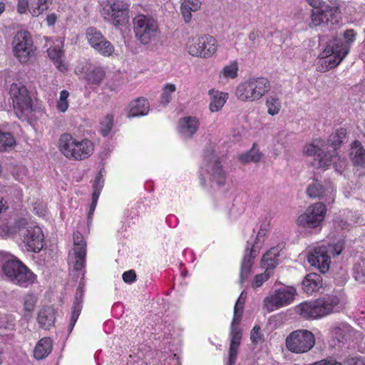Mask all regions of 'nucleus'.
<instances>
[{"instance_id": "obj_1", "label": "nucleus", "mask_w": 365, "mask_h": 365, "mask_svg": "<svg viewBox=\"0 0 365 365\" xmlns=\"http://www.w3.org/2000/svg\"><path fill=\"white\" fill-rule=\"evenodd\" d=\"M346 135V128H339L329 135L327 140H316L313 143L304 145L302 149L303 154L313 157L314 161L317 162V167L319 168L327 169L333 164L338 171V166L343 168L346 165L345 160L341 159L336 152Z\"/></svg>"}, {"instance_id": "obj_2", "label": "nucleus", "mask_w": 365, "mask_h": 365, "mask_svg": "<svg viewBox=\"0 0 365 365\" xmlns=\"http://www.w3.org/2000/svg\"><path fill=\"white\" fill-rule=\"evenodd\" d=\"M344 307L341 297L336 294H326L315 300L302 302L296 307L297 313L303 319L314 320L339 312Z\"/></svg>"}, {"instance_id": "obj_3", "label": "nucleus", "mask_w": 365, "mask_h": 365, "mask_svg": "<svg viewBox=\"0 0 365 365\" xmlns=\"http://www.w3.org/2000/svg\"><path fill=\"white\" fill-rule=\"evenodd\" d=\"M14 111L18 118L31 125L38 118L29 91L21 83H14L9 88Z\"/></svg>"}, {"instance_id": "obj_4", "label": "nucleus", "mask_w": 365, "mask_h": 365, "mask_svg": "<svg viewBox=\"0 0 365 365\" xmlns=\"http://www.w3.org/2000/svg\"><path fill=\"white\" fill-rule=\"evenodd\" d=\"M271 90V83L266 77H251L236 88L235 96L243 102L258 101Z\"/></svg>"}, {"instance_id": "obj_5", "label": "nucleus", "mask_w": 365, "mask_h": 365, "mask_svg": "<svg viewBox=\"0 0 365 365\" xmlns=\"http://www.w3.org/2000/svg\"><path fill=\"white\" fill-rule=\"evenodd\" d=\"M58 148L61 153L69 160H82L89 158L94 150L93 143L88 140H78L69 133L61 135Z\"/></svg>"}, {"instance_id": "obj_6", "label": "nucleus", "mask_w": 365, "mask_h": 365, "mask_svg": "<svg viewBox=\"0 0 365 365\" xmlns=\"http://www.w3.org/2000/svg\"><path fill=\"white\" fill-rule=\"evenodd\" d=\"M135 38L143 45L155 41L160 34L158 21L150 15L139 14L133 19Z\"/></svg>"}, {"instance_id": "obj_7", "label": "nucleus", "mask_w": 365, "mask_h": 365, "mask_svg": "<svg viewBox=\"0 0 365 365\" xmlns=\"http://www.w3.org/2000/svg\"><path fill=\"white\" fill-rule=\"evenodd\" d=\"M101 14L104 20L114 27L124 26L130 20V4L125 0H108Z\"/></svg>"}, {"instance_id": "obj_8", "label": "nucleus", "mask_w": 365, "mask_h": 365, "mask_svg": "<svg viewBox=\"0 0 365 365\" xmlns=\"http://www.w3.org/2000/svg\"><path fill=\"white\" fill-rule=\"evenodd\" d=\"M185 48L192 56L208 58L217 51V41L208 34L195 35L188 38Z\"/></svg>"}, {"instance_id": "obj_9", "label": "nucleus", "mask_w": 365, "mask_h": 365, "mask_svg": "<svg viewBox=\"0 0 365 365\" xmlns=\"http://www.w3.org/2000/svg\"><path fill=\"white\" fill-rule=\"evenodd\" d=\"M5 275L14 284L22 287H28L36 281L34 274L20 260L10 259L3 267Z\"/></svg>"}, {"instance_id": "obj_10", "label": "nucleus", "mask_w": 365, "mask_h": 365, "mask_svg": "<svg viewBox=\"0 0 365 365\" xmlns=\"http://www.w3.org/2000/svg\"><path fill=\"white\" fill-rule=\"evenodd\" d=\"M13 53L21 63H26L34 56L36 47L33 38L27 31L16 32L12 40Z\"/></svg>"}, {"instance_id": "obj_11", "label": "nucleus", "mask_w": 365, "mask_h": 365, "mask_svg": "<svg viewBox=\"0 0 365 365\" xmlns=\"http://www.w3.org/2000/svg\"><path fill=\"white\" fill-rule=\"evenodd\" d=\"M315 344L314 334L306 329L297 330L292 332L286 339L288 350L296 354L309 351Z\"/></svg>"}, {"instance_id": "obj_12", "label": "nucleus", "mask_w": 365, "mask_h": 365, "mask_svg": "<svg viewBox=\"0 0 365 365\" xmlns=\"http://www.w3.org/2000/svg\"><path fill=\"white\" fill-rule=\"evenodd\" d=\"M349 52V46L344 44L341 40L334 39L331 44H328L322 52L327 70L336 67Z\"/></svg>"}, {"instance_id": "obj_13", "label": "nucleus", "mask_w": 365, "mask_h": 365, "mask_svg": "<svg viewBox=\"0 0 365 365\" xmlns=\"http://www.w3.org/2000/svg\"><path fill=\"white\" fill-rule=\"evenodd\" d=\"M327 214V207L323 202H318L309 205L304 213L297 219L299 226L316 228L322 225Z\"/></svg>"}, {"instance_id": "obj_14", "label": "nucleus", "mask_w": 365, "mask_h": 365, "mask_svg": "<svg viewBox=\"0 0 365 365\" xmlns=\"http://www.w3.org/2000/svg\"><path fill=\"white\" fill-rule=\"evenodd\" d=\"M339 11L337 7L326 6L324 9H312L310 15L309 26L315 28L317 26L331 24H336L339 22Z\"/></svg>"}, {"instance_id": "obj_15", "label": "nucleus", "mask_w": 365, "mask_h": 365, "mask_svg": "<svg viewBox=\"0 0 365 365\" xmlns=\"http://www.w3.org/2000/svg\"><path fill=\"white\" fill-rule=\"evenodd\" d=\"M295 294L296 290L293 287L281 288L276 290L270 297H267L264 302L267 307L274 310L290 304L294 300Z\"/></svg>"}, {"instance_id": "obj_16", "label": "nucleus", "mask_w": 365, "mask_h": 365, "mask_svg": "<svg viewBox=\"0 0 365 365\" xmlns=\"http://www.w3.org/2000/svg\"><path fill=\"white\" fill-rule=\"evenodd\" d=\"M311 266L316 267L322 273H326L330 267L331 257L325 245L314 247L307 255Z\"/></svg>"}, {"instance_id": "obj_17", "label": "nucleus", "mask_w": 365, "mask_h": 365, "mask_svg": "<svg viewBox=\"0 0 365 365\" xmlns=\"http://www.w3.org/2000/svg\"><path fill=\"white\" fill-rule=\"evenodd\" d=\"M23 235V242L28 251L39 252L43 247V233L41 227L38 226L29 227Z\"/></svg>"}, {"instance_id": "obj_18", "label": "nucleus", "mask_w": 365, "mask_h": 365, "mask_svg": "<svg viewBox=\"0 0 365 365\" xmlns=\"http://www.w3.org/2000/svg\"><path fill=\"white\" fill-rule=\"evenodd\" d=\"M74 262L73 269L82 270L86 265V242L79 231L73 233Z\"/></svg>"}, {"instance_id": "obj_19", "label": "nucleus", "mask_w": 365, "mask_h": 365, "mask_svg": "<svg viewBox=\"0 0 365 365\" xmlns=\"http://www.w3.org/2000/svg\"><path fill=\"white\" fill-rule=\"evenodd\" d=\"M63 46L64 38L59 37L53 42L52 46L47 48V56L61 72L68 71V65L63 59L65 54Z\"/></svg>"}, {"instance_id": "obj_20", "label": "nucleus", "mask_w": 365, "mask_h": 365, "mask_svg": "<svg viewBox=\"0 0 365 365\" xmlns=\"http://www.w3.org/2000/svg\"><path fill=\"white\" fill-rule=\"evenodd\" d=\"M212 158L207 165V173L212 180L215 181L219 185H224L226 181V173L218 157L213 153Z\"/></svg>"}, {"instance_id": "obj_21", "label": "nucleus", "mask_w": 365, "mask_h": 365, "mask_svg": "<svg viewBox=\"0 0 365 365\" xmlns=\"http://www.w3.org/2000/svg\"><path fill=\"white\" fill-rule=\"evenodd\" d=\"M200 121L195 116H186L178 121V129L185 137L191 138L197 131Z\"/></svg>"}, {"instance_id": "obj_22", "label": "nucleus", "mask_w": 365, "mask_h": 365, "mask_svg": "<svg viewBox=\"0 0 365 365\" xmlns=\"http://www.w3.org/2000/svg\"><path fill=\"white\" fill-rule=\"evenodd\" d=\"M302 284L303 291L306 294L311 295L314 292H318L322 287L323 279L319 274L311 272L305 276Z\"/></svg>"}, {"instance_id": "obj_23", "label": "nucleus", "mask_w": 365, "mask_h": 365, "mask_svg": "<svg viewBox=\"0 0 365 365\" xmlns=\"http://www.w3.org/2000/svg\"><path fill=\"white\" fill-rule=\"evenodd\" d=\"M257 256V250L255 249L253 245L248 253V247L247 248L246 253L243 257L241 269H240V282L243 284L251 274L254 259Z\"/></svg>"}, {"instance_id": "obj_24", "label": "nucleus", "mask_w": 365, "mask_h": 365, "mask_svg": "<svg viewBox=\"0 0 365 365\" xmlns=\"http://www.w3.org/2000/svg\"><path fill=\"white\" fill-rule=\"evenodd\" d=\"M150 105L147 99L140 97L132 101L128 105V118L145 115L148 113Z\"/></svg>"}, {"instance_id": "obj_25", "label": "nucleus", "mask_w": 365, "mask_h": 365, "mask_svg": "<svg viewBox=\"0 0 365 365\" xmlns=\"http://www.w3.org/2000/svg\"><path fill=\"white\" fill-rule=\"evenodd\" d=\"M230 344L227 365H235L236 363L238 349L242 339V330L237 328L230 329Z\"/></svg>"}, {"instance_id": "obj_26", "label": "nucleus", "mask_w": 365, "mask_h": 365, "mask_svg": "<svg viewBox=\"0 0 365 365\" xmlns=\"http://www.w3.org/2000/svg\"><path fill=\"white\" fill-rule=\"evenodd\" d=\"M83 296V290L78 287L76 289V297L72 307V312L68 327V331L70 332L73 330L81 314L82 310Z\"/></svg>"}, {"instance_id": "obj_27", "label": "nucleus", "mask_w": 365, "mask_h": 365, "mask_svg": "<svg viewBox=\"0 0 365 365\" xmlns=\"http://www.w3.org/2000/svg\"><path fill=\"white\" fill-rule=\"evenodd\" d=\"M350 158L354 165L365 168V149L359 140L352 143Z\"/></svg>"}, {"instance_id": "obj_28", "label": "nucleus", "mask_w": 365, "mask_h": 365, "mask_svg": "<svg viewBox=\"0 0 365 365\" xmlns=\"http://www.w3.org/2000/svg\"><path fill=\"white\" fill-rule=\"evenodd\" d=\"M279 250L276 247L269 250L262 258V266L265 270L269 271L275 268L279 264Z\"/></svg>"}, {"instance_id": "obj_29", "label": "nucleus", "mask_w": 365, "mask_h": 365, "mask_svg": "<svg viewBox=\"0 0 365 365\" xmlns=\"http://www.w3.org/2000/svg\"><path fill=\"white\" fill-rule=\"evenodd\" d=\"M200 0H183L181 4L180 10L183 19L186 23L190 21L192 19V12L197 11L201 7Z\"/></svg>"}, {"instance_id": "obj_30", "label": "nucleus", "mask_w": 365, "mask_h": 365, "mask_svg": "<svg viewBox=\"0 0 365 365\" xmlns=\"http://www.w3.org/2000/svg\"><path fill=\"white\" fill-rule=\"evenodd\" d=\"M106 71L101 66H95L86 73V80L88 84L99 86L106 77Z\"/></svg>"}, {"instance_id": "obj_31", "label": "nucleus", "mask_w": 365, "mask_h": 365, "mask_svg": "<svg viewBox=\"0 0 365 365\" xmlns=\"http://www.w3.org/2000/svg\"><path fill=\"white\" fill-rule=\"evenodd\" d=\"M209 93L211 96L210 110L212 112H217L221 110L228 98V94L215 90H210Z\"/></svg>"}, {"instance_id": "obj_32", "label": "nucleus", "mask_w": 365, "mask_h": 365, "mask_svg": "<svg viewBox=\"0 0 365 365\" xmlns=\"http://www.w3.org/2000/svg\"><path fill=\"white\" fill-rule=\"evenodd\" d=\"M352 331L353 330L350 325L346 323H341L332 328L331 335L340 342L346 340L351 334Z\"/></svg>"}, {"instance_id": "obj_33", "label": "nucleus", "mask_w": 365, "mask_h": 365, "mask_svg": "<svg viewBox=\"0 0 365 365\" xmlns=\"http://www.w3.org/2000/svg\"><path fill=\"white\" fill-rule=\"evenodd\" d=\"M93 48L105 57L111 56L115 51L114 46L105 36L103 40H101L98 43H95V46Z\"/></svg>"}, {"instance_id": "obj_34", "label": "nucleus", "mask_w": 365, "mask_h": 365, "mask_svg": "<svg viewBox=\"0 0 365 365\" xmlns=\"http://www.w3.org/2000/svg\"><path fill=\"white\" fill-rule=\"evenodd\" d=\"M103 37L104 35L96 27L90 26L86 31V38L92 48L95 46V43L103 40Z\"/></svg>"}, {"instance_id": "obj_35", "label": "nucleus", "mask_w": 365, "mask_h": 365, "mask_svg": "<svg viewBox=\"0 0 365 365\" xmlns=\"http://www.w3.org/2000/svg\"><path fill=\"white\" fill-rule=\"evenodd\" d=\"M16 144V140L11 133L0 130V152H5L14 147Z\"/></svg>"}, {"instance_id": "obj_36", "label": "nucleus", "mask_w": 365, "mask_h": 365, "mask_svg": "<svg viewBox=\"0 0 365 365\" xmlns=\"http://www.w3.org/2000/svg\"><path fill=\"white\" fill-rule=\"evenodd\" d=\"M328 191L319 182L315 180L307 189V194L311 198H321Z\"/></svg>"}, {"instance_id": "obj_37", "label": "nucleus", "mask_w": 365, "mask_h": 365, "mask_svg": "<svg viewBox=\"0 0 365 365\" xmlns=\"http://www.w3.org/2000/svg\"><path fill=\"white\" fill-rule=\"evenodd\" d=\"M267 113L270 115L278 114L282 108L280 99L276 96H269L266 100Z\"/></svg>"}, {"instance_id": "obj_38", "label": "nucleus", "mask_w": 365, "mask_h": 365, "mask_svg": "<svg viewBox=\"0 0 365 365\" xmlns=\"http://www.w3.org/2000/svg\"><path fill=\"white\" fill-rule=\"evenodd\" d=\"M243 308L244 302H241L240 299H238L234 307V315L231 322L230 329L235 328H237V329H241L240 328V323L242 319Z\"/></svg>"}, {"instance_id": "obj_39", "label": "nucleus", "mask_w": 365, "mask_h": 365, "mask_svg": "<svg viewBox=\"0 0 365 365\" xmlns=\"http://www.w3.org/2000/svg\"><path fill=\"white\" fill-rule=\"evenodd\" d=\"M58 240L56 238L49 240V246L47 247V258L50 257L53 261L52 265H55L58 262L59 259V251L58 248ZM47 259V263L48 262Z\"/></svg>"}, {"instance_id": "obj_40", "label": "nucleus", "mask_w": 365, "mask_h": 365, "mask_svg": "<svg viewBox=\"0 0 365 365\" xmlns=\"http://www.w3.org/2000/svg\"><path fill=\"white\" fill-rule=\"evenodd\" d=\"M256 144L254 143L252 149L246 153L242 154L240 156V160L244 163H247L250 162H258L261 157L262 154L259 151V150L255 149Z\"/></svg>"}, {"instance_id": "obj_41", "label": "nucleus", "mask_w": 365, "mask_h": 365, "mask_svg": "<svg viewBox=\"0 0 365 365\" xmlns=\"http://www.w3.org/2000/svg\"><path fill=\"white\" fill-rule=\"evenodd\" d=\"M176 91V86L173 83H166L160 95V103L163 106L168 105L172 98V94Z\"/></svg>"}, {"instance_id": "obj_42", "label": "nucleus", "mask_w": 365, "mask_h": 365, "mask_svg": "<svg viewBox=\"0 0 365 365\" xmlns=\"http://www.w3.org/2000/svg\"><path fill=\"white\" fill-rule=\"evenodd\" d=\"M238 70L239 68L237 62L236 61H233L230 64L223 67L220 74L227 79H234L237 76Z\"/></svg>"}, {"instance_id": "obj_43", "label": "nucleus", "mask_w": 365, "mask_h": 365, "mask_svg": "<svg viewBox=\"0 0 365 365\" xmlns=\"http://www.w3.org/2000/svg\"><path fill=\"white\" fill-rule=\"evenodd\" d=\"M113 126V115L108 114L100 124V133L103 136H107Z\"/></svg>"}, {"instance_id": "obj_44", "label": "nucleus", "mask_w": 365, "mask_h": 365, "mask_svg": "<svg viewBox=\"0 0 365 365\" xmlns=\"http://www.w3.org/2000/svg\"><path fill=\"white\" fill-rule=\"evenodd\" d=\"M68 97L69 93L66 90H63L60 93V97L57 101L56 108L57 109L62 113H64L67 110L68 108Z\"/></svg>"}, {"instance_id": "obj_45", "label": "nucleus", "mask_w": 365, "mask_h": 365, "mask_svg": "<svg viewBox=\"0 0 365 365\" xmlns=\"http://www.w3.org/2000/svg\"><path fill=\"white\" fill-rule=\"evenodd\" d=\"M46 355V339H41L34 349V356L37 360L43 359Z\"/></svg>"}, {"instance_id": "obj_46", "label": "nucleus", "mask_w": 365, "mask_h": 365, "mask_svg": "<svg viewBox=\"0 0 365 365\" xmlns=\"http://www.w3.org/2000/svg\"><path fill=\"white\" fill-rule=\"evenodd\" d=\"M325 247L328 250L329 255H331L333 257L338 256L344 249V242L343 240H339L334 244L325 245Z\"/></svg>"}, {"instance_id": "obj_47", "label": "nucleus", "mask_w": 365, "mask_h": 365, "mask_svg": "<svg viewBox=\"0 0 365 365\" xmlns=\"http://www.w3.org/2000/svg\"><path fill=\"white\" fill-rule=\"evenodd\" d=\"M270 277L269 271L265 270L264 273L258 274L255 276L252 282V287L255 289L260 287L264 282L267 281Z\"/></svg>"}, {"instance_id": "obj_48", "label": "nucleus", "mask_w": 365, "mask_h": 365, "mask_svg": "<svg viewBox=\"0 0 365 365\" xmlns=\"http://www.w3.org/2000/svg\"><path fill=\"white\" fill-rule=\"evenodd\" d=\"M103 187V175L101 172H99L96 176L93 185V194L92 196L95 197V194H97V197H99V195L101 192L102 188Z\"/></svg>"}, {"instance_id": "obj_49", "label": "nucleus", "mask_w": 365, "mask_h": 365, "mask_svg": "<svg viewBox=\"0 0 365 365\" xmlns=\"http://www.w3.org/2000/svg\"><path fill=\"white\" fill-rule=\"evenodd\" d=\"M46 4V0H36L32 3L30 12L33 16H38L44 10L42 5Z\"/></svg>"}, {"instance_id": "obj_50", "label": "nucleus", "mask_w": 365, "mask_h": 365, "mask_svg": "<svg viewBox=\"0 0 365 365\" xmlns=\"http://www.w3.org/2000/svg\"><path fill=\"white\" fill-rule=\"evenodd\" d=\"M16 233V229L14 227L5 224H0V236L6 238L11 237Z\"/></svg>"}, {"instance_id": "obj_51", "label": "nucleus", "mask_w": 365, "mask_h": 365, "mask_svg": "<svg viewBox=\"0 0 365 365\" xmlns=\"http://www.w3.org/2000/svg\"><path fill=\"white\" fill-rule=\"evenodd\" d=\"M263 335L261 333L260 327L255 325L250 332V339L252 343L257 344L262 339Z\"/></svg>"}, {"instance_id": "obj_52", "label": "nucleus", "mask_w": 365, "mask_h": 365, "mask_svg": "<svg viewBox=\"0 0 365 365\" xmlns=\"http://www.w3.org/2000/svg\"><path fill=\"white\" fill-rule=\"evenodd\" d=\"M356 32L354 29H347L344 33V38L345 39V42H343L344 44H346L351 47V44L353 43L356 40Z\"/></svg>"}, {"instance_id": "obj_53", "label": "nucleus", "mask_w": 365, "mask_h": 365, "mask_svg": "<svg viewBox=\"0 0 365 365\" xmlns=\"http://www.w3.org/2000/svg\"><path fill=\"white\" fill-rule=\"evenodd\" d=\"M122 278L127 284H132L135 282L137 279L135 271L134 269H130L125 272L122 275Z\"/></svg>"}, {"instance_id": "obj_54", "label": "nucleus", "mask_w": 365, "mask_h": 365, "mask_svg": "<svg viewBox=\"0 0 365 365\" xmlns=\"http://www.w3.org/2000/svg\"><path fill=\"white\" fill-rule=\"evenodd\" d=\"M36 303V298L33 295H27L24 299V309L26 311H32Z\"/></svg>"}, {"instance_id": "obj_55", "label": "nucleus", "mask_w": 365, "mask_h": 365, "mask_svg": "<svg viewBox=\"0 0 365 365\" xmlns=\"http://www.w3.org/2000/svg\"><path fill=\"white\" fill-rule=\"evenodd\" d=\"M29 7L28 0H18L17 12L20 14H26Z\"/></svg>"}, {"instance_id": "obj_56", "label": "nucleus", "mask_w": 365, "mask_h": 365, "mask_svg": "<svg viewBox=\"0 0 365 365\" xmlns=\"http://www.w3.org/2000/svg\"><path fill=\"white\" fill-rule=\"evenodd\" d=\"M56 312L53 307L47 308V324L53 325L56 319Z\"/></svg>"}, {"instance_id": "obj_57", "label": "nucleus", "mask_w": 365, "mask_h": 365, "mask_svg": "<svg viewBox=\"0 0 365 365\" xmlns=\"http://www.w3.org/2000/svg\"><path fill=\"white\" fill-rule=\"evenodd\" d=\"M309 365H342L341 363L336 361L334 359H323Z\"/></svg>"}, {"instance_id": "obj_58", "label": "nucleus", "mask_w": 365, "mask_h": 365, "mask_svg": "<svg viewBox=\"0 0 365 365\" xmlns=\"http://www.w3.org/2000/svg\"><path fill=\"white\" fill-rule=\"evenodd\" d=\"M98 197H97V194H95V197L92 196V202L89 207V212H88V218L91 217V216L93 215L97 205Z\"/></svg>"}, {"instance_id": "obj_59", "label": "nucleus", "mask_w": 365, "mask_h": 365, "mask_svg": "<svg viewBox=\"0 0 365 365\" xmlns=\"http://www.w3.org/2000/svg\"><path fill=\"white\" fill-rule=\"evenodd\" d=\"M37 320L41 327L44 326V324H46V315L44 312H39Z\"/></svg>"}, {"instance_id": "obj_60", "label": "nucleus", "mask_w": 365, "mask_h": 365, "mask_svg": "<svg viewBox=\"0 0 365 365\" xmlns=\"http://www.w3.org/2000/svg\"><path fill=\"white\" fill-rule=\"evenodd\" d=\"M307 2L314 9H319L322 5V0H306Z\"/></svg>"}, {"instance_id": "obj_61", "label": "nucleus", "mask_w": 365, "mask_h": 365, "mask_svg": "<svg viewBox=\"0 0 365 365\" xmlns=\"http://www.w3.org/2000/svg\"><path fill=\"white\" fill-rule=\"evenodd\" d=\"M57 19V16L56 14H52L47 15V24L48 26H53L56 23Z\"/></svg>"}, {"instance_id": "obj_62", "label": "nucleus", "mask_w": 365, "mask_h": 365, "mask_svg": "<svg viewBox=\"0 0 365 365\" xmlns=\"http://www.w3.org/2000/svg\"><path fill=\"white\" fill-rule=\"evenodd\" d=\"M258 37H259V32H258V31H257V30H253V31H252L249 34V36H248L249 39H250L252 42H253V43H255V41L258 38Z\"/></svg>"}, {"instance_id": "obj_63", "label": "nucleus", "mask_w": 365, "mask_h": 365, "mask_svg": "<svg viewBox=\"0 0 365 365\" xmlns=\"http://www.w3.org/2000/svg\"><path fill=\"white\" fill-rule=\"evenodd\" d=\"M349 365H365V362L359 359H351Z\"/></svg>"}, {"instance_id": "obj_64", "label": "nucleus", "mask_w": 365, "mask_h": 365, "mask_svg": "<svg viewBox=\"0 0 365 365\" xmlns=\"http://www.w3.org/2000/svg\"><path fill=\"white\" fill-rule=\"evenodd\" d=\"M8 322L6 320V317L4 314H0V328H6Z\"/></svg>"}]
</instances>
